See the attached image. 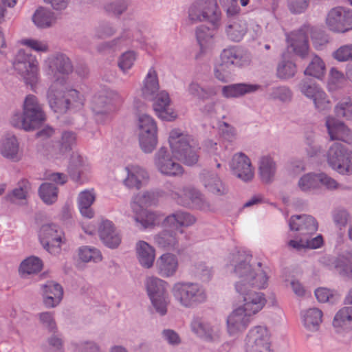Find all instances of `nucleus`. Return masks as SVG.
<instances>
[{
  "label": "nucleus",
  "instance_id": "f257e3e1",
  "mask_svg": "<svg viewBox=\"0 0 352 352\" xmlns=\"http://www.w3.org/2000/svg\"><path fill=\"white\" fill-rule=\"evenodd\" d=\"M252 255L245 251H237L232 254L230 265L232 267L234 274L239 278L236 283H240L241 288L254 286L263 289L267 285L268 277L266 271L258 262L256 267L250 264Z\"/></svg>",
  "mask_w": 352,
  "mask_h": 352
},
{
  "label": "nucleus",
  "instance_id": "f03ea898",
  "mask_svg": "<svg viewBox=\"0 0 352 352\" xmlns=\"http://www.w3.org/2000/svg\"><path fill=\"white\" fill-rule=\"evenodd\" d=\"M309 36L311 38L314 46L318 50L328 42L323 31L306 23L287 36L288 49L302 58L305 57L309 50Z\"/></svg>",
  "mask_w": 352,
  "mask_h": 352
},
{
  "label": "nucleus",
  "instance_id": "7ed1b4c3",
  "mask_svg": "<svg viewBox=\"0 0 352 352\" xmlns=\"http://www.w3.org/2000/svg\"><path fill=\"white\" fill-rule=\"evenodd\" d=\"M168 142L173 155L188 166H192L199 160V148L192 135L181 129H174L169 133Z\"/></svg>",
  "mask_w": 352,
  "mask_h": 352
},
{
  "label": "nucleus",
  "instance_id": "20e7f679",
  "mask_svg": "<svg viewBox=\"0 0 352 352\" xmlns=\"http://www.w3.org/2000/svg\"><path fill=\"white\" fill-rule=\"evenodd\" d=\"M45 120V113L36 97L28 95L23 103V115L14 114L11 119V124L16 128L32 131L41 124Z\"/></svg>",
  "mask_w": 352,
  "mask_h": 352
},
{
  "label": "nucleus",
  "instance_id": "39448f33",
  "mask_svg": "<svg viewBox=\"0 0 352 352\" xmlns=\"http://www.w3.org/2000/svg\"><path fill=\"white\" fill-rule=\"evenodd\" d=\"M171 292L175 301L185 308H193L206 301L204 287L189 281H178L172 287Z\"/></svg>",
  "mask_w": 352,
  "mask_h": 352
},
{
  "label": "nucleus",
  "instance_id": "423d86ee",
  "mask_svg": "<svg viewBox=\"0 0 352 352\" xmlns=\"http://www.w3.org/2000/svg\"><path fill=\"white\" fill-rule=\"evenodd\" d=\"M50 108L54 112L62 113L69 109H80L83 106V96L76 89L69 90L63 95L57 88V83L54 82L47 94Z\"/></svg>",
  "mask_w": 352,
  "mask_h": 352
},
{
  "label": "nucleus",
  "instance_id": "0eeeda50",
  "mask_svg": "<svg viewBox=\"0 0 352 352\" xmlns=\"http://www.w3.org/2000/svg\"><path fill=\"white\" fill-rule=\"evenodd\" d=\"M329 166L339 174L352 175V151L339 142L333 143L327 150Z\"/></svg>",
  "mask_w": 352,
  "mask_h": 352
},
{
  "label": "nucleus",
  "instance_id": "6e6552de",
  "mask_svg": "<svg viewBox=\"0 0 352 352\" xmlns=\"http://www.w3.org/2000/svg\"><path fill=\"white\" fill-rule=\"evenodd\" d=\"M220 15L216 0H197L188 11V17L192 22L208 21L214 29L219 25Z\"/></svg>",
  "mask_w": 352,
  "mask_h": 352
},
{
  "label": "nucleus",
  "instance_id": "1a4fd4ad",
  "mask_svg": "<svg viewBox=\"0 0 352 352\" xmlns=\"http://www.w3.org/2000/svg\"><path fill=\"white\" fill-rule=\"evenodd\" d=\"M14 69L32 88L38 82V62L36 58L23 50H19L12 61Z\"/></svg>",
  "mask_w": 352,
  "mask_h": 352
},
{
  "label": "nucleus",
  "instance_id": "9d476101",
  "mask_svg": "<svg viewBox=\"0 0 352 352\" xmlns=\"http://www.w3.org/2000/svg\"><path fill=\"white\" fill-rule=\"evenodd\" d=\"M146 288L155 311L161 316L167 313L169 302L166 292L167 283L157 277H148L146 280Z\"/></svg>",
  "mask_w": 352,
  "mask_h": 352
},
{
  "label": "nucleus",
  "instance_id": "9b49d317",
  "mask_svg": "<svg viewBox=\"0 0 352 352\" xmlns=\"http://www.w3.org/2000/svg\"><path fill=\"white\" fill-rule=\"evenodd\" d=\"M138 121L140 148L144 153H151L157 144L156 122L151 116L147 114L140 116Z\"/></svg>",
  "mask_w": 352,
  "mask_h": 352
},
{
  "label": "nucleus",
  "instance_id": "f8f14e48",
  "mask_svg": "<svg viewBox=\"0 0 352 352\" xmlns=\"http://www.w3.org/2000/svg\"><path fill=\"white\" fill-rule=\"evenodd\" d=\"M245 352H272L270 334L264 326H256L250 329L245 338Z\"/></svg>",
  "mask_w": 352,
  "mask_h": 352
},
{
  "label": "nucleus",
  "instance_id": "ddd939ff",
  "mask_svg": "<svg viewBox=\"0 0 352 352\" xmlns=\"http://www.w3.org/2000/svg\"><path fill=\"white\" fill-rule=\"evenodd\" d=\"M328 28L335 32L344 33L352 30V10L338 6L329 10L326 17Z\"/></svg>",
  "mask_w": 352,
  "mask_h": 352
},
{
  "label": "nucleus",
  "instance_id": "4468645a",
  "mask_svg": "<svg viewBox=\"0 0 352 352\" xmlns=\"http://www.w3.org/2000/svg\"><path fill=\"white\" fill-rule=\"evenodd\" d=\"M170 195L176 200L178 204L188 208H195L203 211H211V205L207 201L204 196L197 190L191 188H184L182 195L175 192L172 188Z\"/></svg>",
  "mask_w": 352,
  "mask_h": 352
},
{
  "label": "nucleus",
  "instance_id": "2eb2a0df",
  "mask_svg": "<svg viewBox=\"0 0 352 352\" xmlns=\"http://www.w3.org/2000/svg\"><path fill=\"white\" fill-rule=\"evenodd\" d=\"M154 164L158 171L164 175L176 177L184 173L182 166L172 158L164 146L161 147L155 154Z\"/></svg>",
  "mask_w": 352,
  "mask_h": 352
},
{
  "label": "nucleus",
  "instance_id": "dca6fc26",
  "mask_svg": "<svg viewBox=\"0 0 352 352\" xmlns=\"http://www.w3.org/2000/svg\"><path fill=\"white\" fill-rule=\"evenodd\" d=\"M253 286H246L241 288L240 283L235 284V289L238 294L243 296L244 304L242 307L252 316L260 311L266 303L265 295L261 292H256L250 289Z\"/></svg>",
  "mask_w": 352,
  "mask_h": 352
},
{
  "label": "nucleus",
  "instance_id": "f3484780",
  "mask_svg": "<svg viewBox=\"0 0 352 352\" xmlns=\"http://www.w3.org/2000/svg\"><path fill=\"white\" fill-rule=\"evenodd\" d=\"M191 331L199 338L208 342H218L221 337V329L203 318L194 317L190 322Z\"/></svg>",
  "mask_w": 352,
  "mask_h": 352
},
{
  "label": "nucleus",
  "instance_id": "a211bd4d",
  "mask_svg": "<svg viewBox=\"0 0 352 352\" xmlns=\"http://www.w3.org/2000/svg\"><path fill=\"white\" fill-rule=\"evenodd\" d=\"M63 232L56 224L43 225L40 230L39 239L43 247L50 253L58 252L62 243Z\"/></svg>",
  "mask_w": 352,
  "mask_h": 352
},
{
  "label": "nucleus",
  "instance_id": "6ab92c4d",
  "mask_svg": "<svg viewBox=\"0 0 352 352\" xmlns=\"http://www.w3.org/2000/svg\"><path fill=\"white\" fill-rule=\"evenodd\" d=\"M221 60L232 67L243 68L249 66L252 62L250 52L243 49L232 46L224 49L221 53Z\"/></svg>",
  "mask_w": 352,
  "mask_h": 352
},
{
  "label": "nucleus",
  "instance_id": "aec40b11",
  "mask_svg": "<svg viewBox=\"0 0 352 352\" xmlns=\"http://www.w3.org/2000/svg\"><path fill=\"white\" fill-rule=\"evenodd\" d=\"M47 74L58 80V74H66L72 73L73 65L70 59L64 54L56 53L51 55L45 62ZM58 84L57 82H55Z\"/></svg>",
  "mask_w": 352,
  "mask_h": 352
},
{
  "label": "nucleus",
  "instance_id": "412c9836",
  "mask_svg": "<svg viewBox=\"0 0 352 352\" xmlns=\"http://www.w3.org/2000/svg\"><path fill=\"white\" fill-rule=\"evenodd\" d=\"M230 168L232 173L243 182H250L254 177L250 160L243 153H236L232 157Z\"/></svg>",
  "mask_w": 352,
  "mask_h": 352
},
{
  "label": "nucleus",
  "instance_id": "4be33fe9",
  "mask_svg": "<svg viewBox=\"0 0 352 352\" xmlns=\"http://www.w3.org/2000/svg\"><path fill=\"white\" fill-rule=\"evenodd\" d=\"M126 177L123 180L124 185L129 189L140 190L149 180L147 170L138 165H129L125 167Z\"/></svg>",
  "mask_w": 352,
  "mask_h": 352
},
{
  "label": "nucleus",
  "instance_id": "5701e85b",
  "mask_svg": "<svg viewBox=\"0 0 352 352\" xmlns=\"http://www.w3.org/2000/svg\"><path fill=\"white\" fill-rule=\"evenodd\" d=\"M291 230L297 231L301 236L312 234L318 230V223L314 217L307 214L293 215L289 221Z\"/></svg>",
  "mask_w": 352,
  "mask_h": 352
},
{
  "label": "nucleus",
  "instance_id": "b1692460",
  "mask_svg": "<svg viewBox=\"0 0 352 352\" xmlns=\"http://www.w3.org/2000/svg\"><path fill=\"white\" fill-rule=\"evenodd\" d=\"M325 125L331 140H336L351 143L352 133L342 122L329 116L326 119Z\"/></svg>",
  "mask_w": 352,
  "mask_h": 352
},
{
  "label": "nucleus",
  "instance_id": "393cba45",
  "mask_svg": "<svg viewBox=\"0 0 352 352\" xmlns=\"http://www.w3.org/2000/svg\"><path fill=\"white\" fill-rule=\"evenodd\" d=\"M252 315L239 307L232 311L227 319L228 330L230 335L243 331L249 325Z\"/></svg>",
  "mask_w": 352,
  "mask_h": 352
},
{
  "label": "nucleus",
  "instance_id": "a878e982",
  "mask_svg": "<svg viewBox=\"0 0 352 352\" xmlns=\"http://www.w3.org/2000/svg\"><path fill=\"white\" fill-rule=\"evenodd\" d=\"M153 107L156 115L162 120L172 121L176 118V115L169 108L170 98L166 91H158L153 100Z\"/></svg>",
  "mask_w": 352,
  "mask_h": 352
},
{
  "label": "nucleus",
  "instance_id": "bb28decb",
  "mask_svg": "<svg viewBox=\"0 0 352 352\" xmlns=\"http://www.w3.org/2000/svg\"><path fill=\"white\" fill-rule=\"evenodd\" d=\"M200 178L202 184L209 193L216 196H223L228 193V187L217 174L204 170L201 173Z\"/></svg>",
  "mask_w": 352,
  "mask_h": 352
},
{
  "label": "nucleus",
  "instance_id": "cd10ccee",
  "mask_svg": "<svg viewBox=\"0 0 352 352\" xmlns=\"http://www.w3.org/2000/svg\"><path fill=\"white\" fill-rule=\"evenodd\" d=\"M98 232L100 239L107 247L114 249L120 244L121 236L111 221H103Z\"/></svg>",
  "mask_w": 352,
  "mask_h": 352
},
{
  "label": "nucleus",
  "instance_id": "c85d7f7f",
  "mask_svg": "<svg viewBox=\"0 0 352 352\" xmlns=\"http://www.w3.org/2000/svg\"><path fill=\"white\" fill-rule=\"evenodd\" d=\"M178 267L177 257L171 253L163 254L156 262L157 272L164 278L173 276L177 271Z\"/></svg>",
  "mask_w": 352,
  "mask_h": 352
},
{
  "label": "nucleus",
  "instance_id": "c756f323",
  "mask_svg": "<svg viewBox=\"0 0 352 352\" xmlns=\"http://www.w3.org/2000/svg\"><path fill=\"white\" fill-rule=\"evenodd\" d=\"M43 303L47 308L56 307L61 301L63 289L61 285L54 281H47L42 285Z\"/></svg>",
  "mask_w": 352,
  "mask_h": 352
},
{
  "label": "nucleus",
  "instance_id": "7c9ffc66",
  "mask_svg": "<svg viewBox=\"0 0 352 352\" xmlns=\"http://www.w3.org/2000/svg\"><path fill=\"white\" fill-rule=\"evenodd\" d=\"M248 30V25L243 17H235L228 19L226 33L232 41L239 42L242 40Z\"/></svg>",
  "mask_w": 352,
  "mask_h": 352
},
{
  "label": "nucleus",
  "instance_id": "2f4dec72",
  "mask_svg": "<svg viewBox=\"0 0 352 352\" xmlns=\"http://www.w3.org/2000/svg\"><path fill=\"white\" fill-rule=\"evenodd\" d=\"M260 89H261V86L257 84H231L222 87V95L226 98H239L248 94L256 92Z\"/></svg>",
  "mask_w": 352,
  "mask_h": 352
},
{
  "label": "nucleus",
  "instance_id": "473e14b6",
  "mask_svg": "<svg viewBox=\"0 0 352 352\" xmlns=\"http://www.w3.org/2000/svg\"><path fill=\"white\" fill-rule=\"evenodd\" d=\"M196 221L195 217L189 212L184 210H177L167 216L164 224L173 228L181 227H189L193 225Z\"/></svg>",
  "mask_w": 352,
  "mask_h": 352
},
{
  "label": "nucleus",
  "instance_id": "72a5a7b5",
  "mask_svg": "<svg viewBox=\"0 0 352 352\" xmlns=\"http://www.w3.org/2000/svg\"><path fill=\"white\" fill-rule=\"evenodd\" d=\"M159 89L157 72L153 67H151L143 80L141 88L142 96L145 100H153L155 94L159 91Z\"/></svg>",
  "mask_w": 352,
  "mask_h": 352
},
{
  "label": "nucleus",
  "instance_id": "f704fd0d",
  "mask_svg": "<svg viewBox=\"0 0 352 352\" xmlns=\"http://www.w3.org/2000/svg\"><path fill=\"white\" fill-rule=\"evenodd\" d=\"M76 143V133L70 131H64L61 133L60 140L52 145L51 151L55 154L64 155L71 151Z\"/></svg>",
  "mask_w": 352,
  "mask_h": 352
},
{
  "label": "nucleus",
  "instance_id": "c9c22d12",
  "mask_svg": "<svg viewBox=\"0 0 352 352\" xmlns=\"http://www.w3.org/2000/svg\"><path fill=\"white\" fill-rule=\"evenodd\" d=\"M19 151V142L14 135H8L3 139L0 151L4 157L13 162H17L21 158Z\"/></svg>",
  "mask_w": 352,
  "mask_h": 352
},
{
  "label": "nucleus",
  "instance_id": "e433bc0d",
  "mask_svg": "<svg viewBox=\"0 0 352 352\" xmlns=\"http://www.w3.org/2000/svg\"><path fill=\"white\" fill-rule=\"evenodd\" d=\"M154 241L159 248L164 250H177L179 248L177 232L173 230H162L155 236Z\"/></svg>",
  "mask_w": 352,
  "mask_h": 352
},
{
  "label": "nucleus",
  "instance_id": "4c0bfd02",
  "mask_svg": "<svg viewBox=\"0 0 352 352\" xmlns=\"http://www.w3.org/2000/svg\"><path fill=\"white\" fill-rule=\"evenodd\" d=\"M136 253L142 266L148 269L153 266L155 257V250L148 243L138 241L136 244Z\"/></svg>",
  "mask_w": 352,
  "mask_h": 352
},
{
  "label": "nucleus",
  "instance_id": "58836bf2",
  "mask_svg": "<svg viewBox=\"0 0 352 352\" xmlns=\"http://www.w3.org/2000/svg\"><path fill=\"white\" fill-rule=\"evenodd\" d=\"M298 188L307 194H315L320 191L319 173H309L303 175L298 181Z\"/></svg>",
  "mask_w": 352,
  "mask_h": 352
},
{
  "label": "nucleus",
  "instance_id": "ea45409f",
  "mask_svg": "<svg viewBox=\"0 0 352 352\" xmlns=\"http://www.w3.org/2000/svg\"><path fill=\"white\" fill-rule=\"evenodd\" d=\"M96 199V195L93 190H85L79 193L78 197V205L80 214L87 218H92L94 211L91 208Z\"/></svg>",
  "mask_w": 352,
  "mask_h": 352
},
{
  "label": "nucleus",
  "instance_id": "a19ab883",
  "mask_svg": "<svg viewBox=\"0 0 352 352\" xmlns=\"http://www.w3.org/2000/svg\"><path fill=\"white\" fill-rule=\"evenodd\" d=\"M54 13L50 10L41 7L32 15V21L38 28H48L56 23Z\"/></svg>",
  "mask_w": 352,
  "mask_h": 352
},
{
  "label": "nucleus",
  "instance_id": "79ce46f5",
  "mask_svg": "<svg viewBox=\"0 0 352 352\" xmlns=\"http://www.w3.org/2000/svg\"><path fill=\"white\" fill-rule=\"evenodd\" d=\"M88 170L83 157L78 154H73L68 166V173L72 180L76 182L81 181L82 175Z\"/></svg>",
  "mask_w": 352,
  "mask_h": 352
},
{
  "label": "nucleus",
  "instance_id": "37998d69",
  "mask_svg": "<svg viewBox=\"0 0 352 352\" xmlns=\"http://www.w3.org/2000/svg\"><path fill=\"white\" fill-rule=\"evenodd\" d=\"M30 189V182L25 179L21 180L18 183L17 187L5 197V199L12 204H23L26 200Z\"/></svg>",
  "mask_w": 352,
  "mask_h": 352
},
{
  "label": "nucleus",
  "instance_id": "c03bdc74",
  "mask_svg": "<svg viewBox=\"0 0 352 352\" xmlns=\"http://www.w3.org/2000/svg\"><path fill=\"white\" fill-rule=\"evenodd\" d=\"M305 327L311 331L318 329L322 322V312L317 308H310L301 312Z\"/></svg>",
  "mask_w": 352,
  "mask_h": 352
},
{
  "label": "nucleus",
  "instance_id": "a18cd8bd",
  "mask_svg": "<svg viewBox=\"0 0 352 352\" xmlns=\"http://www.w3.org/2000/svg\"><path fill=\"white\" fill-rule=\"evenodd\" d=\"M276 170V163L270 157L264 156L261 158L259 163V173L261 180L263 182H271L274 177Z\"/></svg>",
  "mask_w": 352,
  "mask_h": 352
},
{
  "label": "nucleus",
  "instance_id": "49530a36",
  "mask_svg": "<svg viewBox=\"0 0 352 352\" xmlns=\"http://www.w3.org/2000/svg\"><path fill=\"white\" fill-rule=\"evenodd\" d=\"M333 324L336 328L352 330V307H344L336 314Z\"/></svg>",
  "mask_w": 352,
  "mask_h": 352
},
{
  "label": "nucleus",
  "instance_id": "de8ad7c7",
  "mask_svg": "<svg viewBox=\"0 0 352 352\" xmlns=\"http://www.w3.org/2000/svg\"><path fill=\"white\" fill-rule=\"evenodd\" d=\"M58 189L54 184L45 182L41 185L38 194L44 203L51 205L56 201Z\"/></svg>",
  "mask_w": 352,
  "mask_h": 352
},
{
  "label": "nucleus",
  "instance_id": "09e8293b",
  "mask_svg": "<svg viewBox=\"0 0 352 352\" xmlns=\"http://www.w3.org/2000/svg\"><path fill=\"white\" fill-rule=\"evenodd\" d=\"M187 91L190 96L201 100L208 99L217 94L214 88L208 87L205 89L195 82H192L189 84Z\"/></svg>",
  "mask_w": 352,
  "mask_h": 352
},
{
  "label": "nucleus",
  "instance_id": "8fccbe9b",
  "mask_svg": "<svg viewBox=\"0 0 352 352\" xmlns=\"http://www.w3.org/2000/svg\"><path fill=\"white\" fill-rule=\"evenodd\" d=\"M43 267L42 261L36 256L25 259L20 265L19 270L23 274H32L39 272Z\"/></svg>",
  "mask_w": 352,
  "mask_h": 352
},
{
  "label": "nucleus",
  "instance_id": "3c124183",
  "mask_svg": "<svg viewBox=\"0 0 352 352\" xmlns=\"http://www.w3.org/2000/svg\"><path fill=\"white\" fill-rule=\"evenodd\" d=\"M158 195L153 191H144L136 194L133 197V203L141 208L155 205L157 202Z\"/></svg>",
  "mask_w": 352,
  "mask_h": 352
},
{
  "label": "nucleus",
  "instance_id": "603ef678",
  "mask_svg": "<svg viewBox=\"0 0 352 352\" xmlns=\"http://www.w3.org/2000/svg\"><path fill=\"white\" fill-rule=\"evenodd\" d=\"M79 258L85 263L93 261L98 263L102 260V254L99 250L94 247L82 246L78 250Z\"/></svg>",
  "mask_w": 352,
  "mask_h": 352
},
{
  "label": "nucleus",
  "instance_id": "864d4df0",
  "mask_svg": "<svg viewBox=\"0 0 352 352\" xmlns=\"http://www.w3.org/2000/svg\"><path fill=\"white\" fill-rule=\"evenodd\" d=\"M296 73V65L290 61L283 60L280 61L277 67V77L282 80H287L295 76Z\"/></svg>",
  "mask_w": 352,
  "mask_h": 352
},
{
  "label": "nucleus",
  "instance_id": "5fc2aeb1",
  "mask_svg": "<svg viewBox=\"0 0 352 352\" xmlns=\"http://www.w3.org/2000/svg\"><path fill=\"white\" fill-rule=\"evenodd\" d=\"M325 70V65L322 60L318 56H315L305 71V75L321 78Z\"/></svg>",
  "mask_w": 352,
  "mask_h": 352
},
{
  "label": "nucleus",
  "instance_id": "6e6d98bb",
  "mask_svg": "<svg viewBox=\"0 0 352 352\" xmlns=\"http://www.w3.org/2000/svg\"><path fill=\"white\" fill-rule=\"evenodd\" d=\"M334 270L344 279H352V263L347 258L344 257H338Z\"/></svg>",
  "mask_w": 352,
  "mask_h": 352
},
{
  "label": "nucleus",
  "instance_id": "4d7b16f0",
  "mask_svg": "<svg viewBox=\"0 0 352 352\" xmlns=\"http://www.w3.org/2000/svg\"><path fill=\"white\" fill-rule=\"evenodd\" d=\"M214 35V30H211L205 25H201L197 28L196 36L201 48H204L210 44Z\"/></svg>",
  "mask_w": 352,
  "mask_h": 352
},
{
  "label": "nucleus",
  "instance_id": "13d9d810",
  "mask_svg": "<svg viewBox=\"0 0 352 352\" xmlns=\"http://www.w3.org/2000/svg\"><path fill=\"white\" fill-rule=\"evenodd\" d=\"M232 69L230 66L221 60V63L214 69V77L222 82H228L232 79Z\"/></svg>",
  "mask_w": 352,
  "mask_h": 352
},
{
  "label": "nucleus",
  "instance_id": "bf43d9fd",
  "mask_svg": "<svg viewBox=\"0 0 352 352\" xmlns=\"http://www.w3.org/2000/svg\"><path fill=\"white\" fill-rule=\"evenodd\" d=\"M334 111L337 117L352 120V102L350 99L340 101L335 107Z\"/></svg>",
  "mask_w": 352,
  "mask_h": 352
},
{
  "label": "nucleus",
  "instance_id": "052dcab7",
  "mask_svg": "<svg viewBox=\"0 0 352 352\" xmlns=\"http://www.w3.org/2000/svg\"><path fill=\"white\" fill-rule=\"evenodd\" d=\"M270 96L274 100H279L285 102L291 100L292 92L287 87L279 86L272 87Z\"/></svg>",
  "mask_w": 352,
  "mask_h": 352
},
{
  "label": "nucleus",
  "instance_id": "680f3d73",
  "mask_svg": "<svg viewBox=\"0 0 352 352\" xmlns=\"http://www.w3.org/2000/svg\"><path fill=\"white\" fill-rule=\"evenodd\" d=\"M38 318L43 327L52 333L58 331V327L53 312L45 311L38 314Z\"/></svg>",
  "mask_w": 352,
  "mask_h": 352
},
{
  "label": "nucleus",
  "instance_id": "e2e57ef3",
  "mask_svg": "<svg viewBox=\"0 0 352 352\" xmlns=\"http://www.w3.org/2000/svg\"><path fill=\"white\" fill-rule=\"evenodd\" d=\"M157 216L155 212L146 211L142 214L135 217L138 224H140L144 229L153 227L157 221Z\"/></svg>",
  "mask_w": 352,
  "mask_h": 352
},
{
  "label": "nucleus",
  "instance_id": "0e129e2a",
  "mask_svg": "<svg viewBox=\"0 0 352 352\" xmlns=\"http://www.w3.org/2000/svg\"><path fill=\"white\" fill-rule=\"evenodd\" d=\"M128 6L126 0H113L105 6V9L109 13L120 16L126 10Z\"/></svg>",
  "mask_w": 352,
  "mask_h": 352
},
{
  "label": "nucleus",
  "instance_id": "69168bd1",
  "mask_svg": "<svg viewBox=\"0 0 352 352\" xmlns=\"http://www.w3.org/2000/svg\"><path fill=\"white\" fill-rule=\"evenodd\" d=\"M51 336L47 339L50 347L54 351H60L64 348V340L63 334L58 331L51 333Z\"/></svg>",
  "mask_w": 352,
  "mask_h": 352
},
{
  "label": "nucleus",
  "instance_id": "338daca9",
  "mask_svg": "<svg viewBox=\"0 0 352 352\" xmlns=\"http://www.w3.org/2000/svg\"><path fill=\"white\" fill-rule=\"evenodd\" d=\"M136 58L135 54L133 51H128L122 54L118 62V66L123 72L131 69Z\"/></svg>",
  "mask_w": 352,
  "mask_h": 352
},
{
  "label": "nucleus",
  "instance_id": "774afa93",
  "mask_svg": "<svg viewBox=\"0 0 352 352\" xmlns=\"http://www.w3.org/2000/svg\"><path fill=\"white\" fill-rule=\"evenodd\" d=\"M194 273L202 281H208L212 274L211 267L202 262L195 265Z\"/></svg>",
  "mask_w": 352,
  "mask_h": 352
}]
</instances>
